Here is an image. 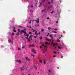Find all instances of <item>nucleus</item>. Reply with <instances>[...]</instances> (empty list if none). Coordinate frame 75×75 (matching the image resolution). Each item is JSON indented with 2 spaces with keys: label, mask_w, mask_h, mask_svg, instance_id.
I'll use <instances>...</instances> for the list:
<instances>
[{
  "label": "nucleus",
  "mask_w": 75,
  "mask_h": 75,
  "mask_svg": "<svg viewBox=\"0 0 75 75\" xmlns=\"http://www.w3.org/2000/svg\"><path fill=\"white\" fill-rule=\"evenodd\" d=\"M28 28H31L32 27L31 26H30L28 27Z\"/></svg>",
  "instance_id": "de8ad7c7"
},
{
  "label": "nucleus",
  "mask_w": 75,
  "mask_h": 75,
  "mask_svg": "<svg viewBox=\"0 0 75 75\" xmlns=\"http://www.w3.org/2000/svg\"><path fill=\"white\" fill-rule=\"evenodd\" d=\"M43 61H44V62H43L44 64H46V62H45V59H44Z\"/></svg>",
  "instance_id": "ddd939ff"
},
{
  "label": "nucleus",
  "mask_w": 75,
  "mask_h": 75,
  "mask_svg": "<svg viewBox=\"0 0 75 75\" xmlns=\"http://www.w3.org/2000/svg\"><path fill=\"white\" fill-rule=\"evenodd\" d=\"M53 1H54V0H51V3H53Z\"/></svg>",
  "instance_id": "cd10ccee"
},
{
  "label": "nucleus",
  "mask_w": 75,
  "mask_h": 75,
  "mask_svg": "<svg viewBox=\"0 0 75 75\" xmlns=\"http://www.w3.org/2000/svg\"><path fill=\"white\" fill-rule=\"evenodd\" d=\"M34 54H36V52H35V51L33 52Z\"/></svg>",
  "instance_id": "a18cd8bd"
},
{
  "label": "nucleus",
  "mask_w": 75,
  "mask_h": 75,
  "mask_svg": "<svg viewBox=\"0 0 75 75\" xmlns=\"http://www.w3.org/2000/svg\"><path fill=\"white\" fill-rule=\"evenodd\" d=\"M34 68H35V69H36V70H37V67H35V65H34Z\"/></svg>",
  "instance_id": "9d476101"
},
{
  "label": "nucleus",
  "mask_w": 75,
  "mask_h": 75,
  "mask_svg": "<svg viewBox=\"0 0 75 75\" xmlns=\"http://www.w3.org/2000/svg\"><path fill=\"white\" fill-rule=\"evenodd\" d=\"M48 30H51V27H48Z\"/></svg>",
  "instance_id": "c85d7f7f"
},
{
  "label": "nucleus",
  "mask_w": 75,
  "mask_h": 75,
  "mask_svg": "<svg viewBox=\"0 0 75 75\" xmlns=\"http://www.w3.org/2000/svg\"><path fill=\"white\" fill-rule=\"evenodd\" d=\"M48 41H49L50 42L51 41V39H49V40H48Z\"/></svg>",
  "instance_id": "f704fd0d"
},
{
  "label": "nucleus",
  "mask_w": 75,
  "mask_h": 75,
  "mask_svg": "<svg viewBox=\"0 0 75 75\" xmlns=\"http://www.w3.org/2000/svg\"><path fill=\"white\" fill-rule=\"evenodd\" d=\"M16 35H20V33H19V32H18L17 34H16Z\"/></svg>",
  "instance_id": "4be33fe9"
},
{
  "label": "nucleus",
  "mask_w": 75,
  "mask_h": 75,
  "mask_svg": "<svg viewBox=\"0 0 75 75\" xmlns=\"http://www.w3.org/2000/svg\"><path fill=\"white\" fill-rule=\"evenodd\" d=\"M25 47V46H23L22 47V49H23V48H24Z\"/></svg>",
  "instance_id": "aec40b11"
},
{
  "label": "nucleus",
  "mask_w": 75,
  "mask_h": 75,
  "mask_svg": "<svg viewBox=\"0 0 75 75\" xmlns=\"http://www.w3.org/2000/svg\"><path fill=\"white\" fill-rule=\"evenodd\" d=\"M42 43L43 44L42 45V46H44V47H45V48H47V45H44V42H42V43H40V44H42Z\"/></svg>",
  "instance_id": "7ed1b4c3"
},
{
  "label": "nucleus",
  "mask_w": 75,
  "mask_h": 75,
  "mask_svg": "<svg viewBox=\"0 0 75 75\" xmlns=\"http://www.w3.org/2000/svg\"><path fill=\"white\" fill-rule=\"evenodd\" d=\"M50 37H51L52 39V38H52V36L51 35H50Z\"/></svg>",
  "instance_id": "4468645a"
},
{
  "label": "nucleus",
  "mask_w": 75,
  "mask_h": 75,
  "mask_svg": "<svg viewBox=\"0 0 75 75\" xmlns=\"http://www.w3.org/2000/svg\"><path fill=\"white\" fill-rule=\"evenodd\" d=\"M49 34H50L49 33H48L47 35V37H48L49 35Z\"/></svg>",
  "instance_id": "ea45409f"
},
{
  "label": "nucleus",
  "mask_w": 75,
  "mask_h": 75,
  "mask_svg": "<svg viewBox=\"0 0 75 75\" xmlns=\"http://www.w3.org/2000/svg\"><path fill=\"white\" fill-rule=\"evenodd\" d=\"M42 5V3H41L39 5V7H41V6Z\"/></svg>",
  "instance_id": "b1692460"
},
{
  "label": "nucleus",
  "mask_w": 75,
  "mask_h": 75,
  "mask_svg": "<svg viewBox=\"0 0 75 75\" xmlns=\"http://www.w3.org/2000/svg\"><path fill=\"white\" fill-rule=\"evenodd\" d=\"M40 48H41V49L42 48V46H40Z\"/></svg>",
  "instance_id": "8fccbe9b"
},
{
  "label": "nucleus",
  "mask_w": 75,
  "mask_h": 75,
  "mask_svg": "<svg viewBox=\"0 0 75 75\" xmlns=\"http://www.w3.org/2000/svg\"><path fill=\"white\" fill-rule=\"evenodd\" d=\"M40 40H42V37L41 36L40 37Z\"/></svg>",
  "instance_id": "412c9836"
},
{
  "label": "nucleus",
  "mask_w": 75,
  "mask_h": 75,
  "mask_svg": "<svg viewBox=\"0 0 75 75\" xmlns=\"http://www.w3.org/2000/svg\"><path fill=\"white\" fill-rule=\"evenodd\" d=\"M37 31H36L35 32V34H37Z\"/></svg>",
  "instance_id": "79ce46f5"
},
{
  "label": "nucleus",
  "mask_w": 75,
  "mask_h": 75,
  "mask_svg": "<svg viewBox=\"0 0 75 75\" xmlns=\"http://www.w3.org/2000/svg\"><path fill=\"white\" fill-rule=\"evenodd\" d=\"M18 50H21V49H20V48H18Z\"/></svg>",
  "instance_id": "c9c22d12"
},
{
  "label": "nucleus",
  "mask_w": 75,
  "mask_h": 75,
  "mask_svg": "<svg viewBox=\"0 0 75 75\" xmlns=\"http://www.w3.org/2000/svg\"><path fill=\"white\" fill-rule=\"evenodd\" d=\"M47 19H50V18H49V17H47Z\"/></svg>",
  "instance_id": "3c124183"
},
{
  "label": "nucleus",
  "mask_w": 75,
  "mask_h": 75,
  "mask_svg": "<svg viewBox=\"0 0 75 75\" xmlns=\"http://www.w3.org/2000/svg\"><path fill=\"white\" fill-rule=\"evenodd\" d=\"M29 47H31V45H29Z\"/></svg>",
  "instance_id": "774afa93"
},
{
  "label": "nucleus",
  "mask_w": 75,
  "mask_h": 75,
  "mask_svg": "<svg viewBox=\"0 0 75 75\" xmlns=\"http://www.w3.org/2000/svg\"><path fill=\"white\" fill-rule=\"evenodd\" d=\"M58 47L59 48V49H61V47L60 46H58Z\"/></svg>",
  "instance_id": "4c0bfd02"
},
{
  "label": "nucleus",
  "mask_w": 75,
  "mask_h": 75,
  "mask_svg": "<svg viewBox=\"0 0 75 75\" xmlns=\"http://www.w3.org/2000/svg\"><path fill=\"white\" fill-rule=\"evenodd\" d=\"M16 62H20V63H21V62H22L20 60H16Z\"/></svg>",
  "instance_id": "6e6552de"
},
{
  "label": "nucleus",
  "mask_w": 75,
  "mask_h": 75,
  "mask_svg": "<svg viewBox=\"0 0 75 75\" xmlns=\"http://www.w3.org/2000/svg\"><path fill=\"white\" fill-rule=\"evenodd\" d=\"M59 1L60 2V3H61V0H60Z\"/></svg>",
  "instance_id": "bf43d9fd"
},
{
  "label": "nucleus",
  "mask_w": 75,
  "mask_h": 75,
  "mask_svg": "<svg viewBox=\"0 0 75 75\" xmlns=\"http://www.w3.org/2000/svg\"><path fill=\"white\" fill-rule=\"evenodd\" d=\"M18 32L20 33V29H18Z\"/></svg>",
  "instance_id": "5701e85b"
},
{
  "label": "nucleus",
  "mask_w": 75,
  "mask_h": 75,
  "mask_svg": "<svg viewBox=\"0 0 75 75\" xmlns=\"http://www.w3.org/2000/svg\"><path fill=\"white\" fill-rule=\"evenodd\" d=\"M8 42L9 43H11V40H8Z\"/></svg>",
  "instance_id": "1a4fd4ad"
},
{
  "label": "nucleus",
  "mask_w": 75,
  "mask_h": 75,
  "mask_svg": "<svg viewBox=\"0 0 75 75\" xmlns=\"http://www.w3.org/2000/svg\"><path fill=\"white\" fill-rule=\"evenodd\" d=\"M33 37V35H31L29 37V38H32Z\"/></svg>",
  "instance_id": "2eb2a0df"
},
{
  "label": "nucleus",
  "mask_w": 75,
  "mask_h": 75,
  "mask_svg": "<svg viewBox=\"0 0 75 75\" xmlns=\"http://www.w3.org/2000/svg\"><path fill=\"white\" fill-rule=\"evenodd\" d=\"M31 47H35V45H31Z\"/></svg>",
  "instance_id": "6ab92c4d"
},
{
  "label": "nucleus",
  "mask_w": 75,
  "mask_h": 75,
  "mask_svg": "<svg viewBox=\"0 0 75 75\" xmlns=\"http://www.w3.org/2000/svg\"><path fill=\"white\" fill-rule=\"evenodd\" d=\"M29 24H31V21L30 20V22H29Z\"/></svg>",
  "instance_id": "c03bdc74"
},
{
  "label": "nucleus",
  "mask_w": 75,
  "mask_h": 75,
  "mask_svg": "<svg viewBox=\"0 0 75 75\" xmlns=\"http://www.w3.org/2000/svg\"><path fill=\"white\" fill-rule=\"evenodd\" d=\"M29 34H30V35H31L32 34V33H31V32H29Z\"/></svg>",
  "instance_id": "473e14b6"
},
{
  "label": "nucleus",
  "mask_w": 75,
  "mask_h": 75,
  "mask_svg": "<svg viewBox=\"0 0 75 75\" xmlns=\"http://www.w3.org/2000/svg\"><path fill=\"white\" fill-rule=\"evenodd\" d=\"M53 47H55V43L53 44Z\"/></svg>",
  "instance_id": "a878e982"
},
{
  "label": "nucleus",
  "mask_w": 75,
  "mask_h": 75,
  "mask_svg": "<svg viewBox=\"0 0 75 75\" xmlns=\"http://www.w3.org/2000/svg\"><path fill=\"white\" fill-rule=\"evenodd\" d=\"M25 30H26V29H24L23 31H25Z\"/></svg>",
  "instance_id": "864d4df0"
},
{
  "label": "nucleus",
  "mask_w": 75,
  "mask_h": 75,
  "mask_svg": "<svg viewBox=\"0 0 75 75\" xmlns=\"http://www.w3.org/2000/svg\"><path fill=\"white\" fill-rule=\"evenodd\" d=\"M57 42H61V41L57 39Z\"/></svg>",
  "instance_id": "f8f14e48"
},
{
  "label": "nucleus",
  "mask_w": 75,
  "mask_h": 75,
  "mask_svg": "<svg viewBox=\"0 0 75 75\" xmlns=\"http://www.w3.org/2000/svg\"><path fill=\"white\" fill-rule=\"evenodd\" d=\"M45 1V0H43V1H42V2H44V1Z\"/></svg>",
  "instance_id": "49530a36"
},
{
  "label": "nucleus",
  "mask_w": 75,
  "mask_h": 75,
  "mask_svg": "<svg viewBox=\"0 0 75 75\" xmlns=\"http://www.w3.org/2000/svg\"><path fill=\"white\" fill-rule=\"evenodd\" d=\"M56 35H54V37H56Z\"/></svg>",
  "instance_id": "6e6d98bb"
},
{
  "label": "nucleus",
  "mask_w": 75,
  "mask_h": 75,
  "mask_svg": "<svg viewBox=\"0 0 75 75\" xmlns=\"http://www.w3.org/2000/svg\"><path fill=\"white\" fill-rule=\"evenodd\" d=\"M25 34H26V33H24V35H25Z\"/></svg>",
  "instance_id": "69168bd1"
},
{
  "label": "nucleus",
  "mask_w": 75,
  "mask_h": 75,
  "mask_svg": "<svg viewBox=\"0 0 75 75\" xmlns=\"http://www.w3.org/2000/svg\"><path fill=\"white\" fill-rule=\"evenodd\" d=\"M54 53H55V54H57V52H54Z\"/></svg>",
  "instance_id": "052dcab7"
},
{
  "label": "nucleus",
  "mask_w": 75,
  "mask_h": 75,
  "mask_svg": "<svg viewBox=\"0 0 75 75\" xmlns=\"http://www.w3.org/2000/svg\"><path fill=\"white\" fill-rule=\"evenodd\" d=\"M34 31H36V30H35L33 31V32H34Z\"/></svg>",
  "instance_id": "09e8293b"
},
{
  "label": "nucleus",
  "mask_w": 75,
  "mask_h": 75,
  "mask_svg": "<svg viewBox=\"0 0 75 75\" xmlns=\"http://www.w3.org/2000/svg\"><path fill=\"white\" fill-rule=\"evenodd\" d=\"M33 20H34L35 21H36L37 23L38 24L40 23V22L39 21H40V20L38 18L37 19V20H35V19H34Z\"/></svg>",
  "instance_id": "f03ea898"
},
{
  "label": "nucleus",
  "mask_w": 75,
  "mask_h": 75,
  "mask_svg": "<svg viewBox=\"0 0 75 75\" xmlns=\"http://www.w3.org/2000/svg\"><path fill=\"white\" fill-rule=\"evenodd\" d=\"M19 27H20L21 28H23V27L21 26H20Z\"/></svg>",
  "instance_id": "603ef678"
},
{
  "label": "nucleus",
  "mask_w": 75,
  "mask_h": 75,
  "mask_svg": "<svg viewBox=\"0 0 75 75\" xmlns=\"http://www.w3.org/2000/svg\"><path fill=\"white\" fill-rule=\"evenodd\" d=\"M38 34H40V33H38L37 34H36V36H37V35H38Z\"/></svg>",
  "instance_id": "393cba45"
},
{
  "label": "nucleus",
  "mask_w": 75,
  "mask_h": 75,
  "mask_svg": "<svg viewBox=\"0 0 75 75\" xmlns=\"http://www.w3.org/2000/svg\"><path fill=\"white\" fill-rule=\"evenodd\" d=\"M46 11V9H45L44 10H42L41 12L42 13H43V12H45Z\"/></svg>",
  "instance_id": "39448f33"
},
{
  "label": "nucleus",
  "mask_w": 75,
  "mask_h": 75,
  "mask_svg": "<svg viewBox=\"0 0 75 75\" xmlns=\"http://www.w3.org/2000/svg\"><path fill=\"white\" fill-rule=\"evenodd\" d=\"M54 30H56V31H57V30H58V29H57V28H55L54 29Z\"/></svg>",
  "instance_id": "37998d69"
},
{
  "label": "nucleus",
  "mask_w": 75,
  "mask_h": 75,
  "mask_svg": "<svg viewBox=\"0 0 75 75\" xmlns=\"http://www.w3.org/2000/svg\"><path fill=\"white\" fill-rule=\"evenodd\" d=\"M52 44H53V42H52L51 45H52Z\"/></svg>",
  "instance_id": "e2e57ef3"
},
{
  "label": "nucleus",
  "mask_w": 75,
  "mask_h": 75,
  "mask_svg": "<svg viewBox=\"0 0 75 75\" xmlns=\"http://www.w3.org/2000/svg\"><path fill=\"white\" fill-rule=\"evenodd\" d=\"M40 63H42V60L40 59Z\"/></svg>",
  "instance_id": "dca6fc26"
},
{
  "label": "nucleus",
  "mask_w": 75,
  "mask_h": 75,
  "mask_svg": "<svg viewBox=\"0 0 75 75\" xmlns=\"http://www.w3.org/2000/svg\"><path fill=\"white\" fill-rule=\"evenodd\" d=\"M53 11L51 12V14H52V13H53Z\"/></svg>",
  "instance_id": "680f3d73"
},
{
  "label": "nucleus",
  "mask_w": 75,
  "mask_h": 75,
  "mask_svg": "<svg viewBox=\"0 0 75 75\" xmlns=\"http://www.w3.org/2000/svg\"><path fill=\"white\" fill-rule=\"evenodd\" d=\"M49 72H51V71L50 70H49Z\"/></svg>",
  "instance_id": "4d7b16f0"
},
{
  "label": "nucleus",
  "mask_w": 75,
  "mask_h": 75,
  "mask_svg": "<svg viewBox=\"0 0 75 75\" xmlns=\"http://www.w3.org/2000/svg\"><path fill=\"white\" fill-rule=\"evenodd\" d=\"M46 44H47V45H49L50 44V43H48L47 42H45Z\"/></svg>",
  "instance_id": "f3484780"
},
{
  "label": "nucleus",
  "mask_w": 75,
  "mask_h": 75,
  "mask_svg": "<svg viewBox=\"0 0 75 75\" xmlns=\"http://www.w3.org/2000/svg\"><path fill=\"white\" fill-rule=\"evenodd\" d=\"M37 37V36H34L33 37V38H36Z\"/></svg>",
  "instance_id": "a211bd4d"
},
{
  "label": "nucleus",
  "mask_w": 75,
  "mask_h": 75,
  "mask_svg": "<svg viewBox=\"0 0 75 75\" xmlns=\"http://www.w3.org/2000/svg\"><path fill=\"white\" fill-rule=\"evenodd\" d=\"M44 29H43L41 30V31L42 32H44Z\"/></svg>",
  "instance_id": "bb28decb"
},
{
  "label": "nucleus",
  "mask_w": 75,
  "mask_h": 75,
  "mask_svg": "<svg viewBox=\"0 0 75 75\" xmlns=\"http://www.w3.org/2000/svg\"><path fill=\"white\" fill-rule=\"evenodd\" d=\"M13 31L14 32H16V30L15 29H16V28L15 27H13Z\"/></svg>",
  "instance_id": "423d86ee"
},
{
  "label": "nucleus",
  "mask_w": 75,
  "mask_h": 75,
  "mask_svg": "<svg viewBox=\"0 0 75 75\" xmlns=\"http://www.w3.org/2000/svg\"><path fill=\"white\" fill-rule=\"evenodd\" d=\"M48 8H50V7H51V6H48Z\"/></svg>",
  "instance_id": "5fc2aeb1"
},
{
  "label": "nucleus",
  "mask_w": 75,
  "mask_h": 75,
  "mask_svg": "<svg viewBox=\"0 0 75 75\" xmlns=\"http://www.w3.org/2000/svg\"><path fill=\"white\" fill-rule=\"evenodd\" d=\"M25 58L26 59V60H27V61H30V59H29L28 57H25Z\"/></svg>",
  "instance_id": "20e7f679"
},
{
  "label": "nucleus",
  "mask_w": 75,
  "mask_h": 75,
  "mask_svg": "<svg viewBox=\"0 0 75 75\" xmlns=\"http://www.w3.org/2000/svg\"><path fill=\"white\" fill-rule=\"evenodd\" d=\"M25 36L28 37V36H29V35H28V34H27L26 35H25Z\"/></svg>",
  "instance_id": "2f4dec72"
},
{
  "label": "nucleus",
  "mask_w": 75,
  "mask_h": 75,
  "mask_svg": "<svg viewBox=\"0 0 75 75\" xmlns=\"http://www.w3.org/2000/svg\"><path fill=\"white\" fill-rule=\"evenodd\" d=\"M49 40V39L48 38H47L46 39V41H48V40Z\"/></svg>",
  "instance_id": "7c9ffc66"
},
{
  "label": "nucleus",
  "mask_w": 75,
  "mask_h": 75,
  "mask_svg": "<svg viewBox=\"0 0 75 75\" xmlns=\"http://www.w3.org/2000/svg\"><path fill=\"white\" fill-rule=\"evenodd\" d=\"M53 57H56V56H55V55H54V56H53Z\"/></svg>",
  "instance_id": "0e129e2a"
},
{
  "label": "nucleus",
  "mask_w": 75,
  "mask_h": 75,
  "mask_svg": "<svg viewBox=\"0 0 75 75\" xmlns=\"http://www.w3.org/2000/svg\"><path fill=\"white\" fill-rule=\"evenodd\" d=\"M58 23V21H57L56 22V23Z\"/></svg>",
  "instance_id": "13d9d810"
},
{
  "label": "nucleus",
  "mask_w": 75,
  "mask_h": 75,
  "mask_svg": "<svg viewBox=\"0 0 75 75\" xmlns=\"http://www.w3.org/2000/svg\"><path fill=\"white\" fill-rule=\"evenodd\" d=\"M35 26L36 27H37L38 26H39V25H35Z\"/></svg>",
  "instance_id": "a19ab883"
},
{
  "label": "nucleus",
  "mask_w": 75,
  "mask_h": 75,
  "mask_svg": "<svg viewBox=\"0 0 75 75\" xmlns=\"http://www.w3.org/2000/svg\"><path fill=\"white\" fill-rule=\"evenodd\" d=\"M32 51H33V52L35 51V50H34V49H33L32 50Z\"/></svg>",
  "instance_id": "72a5a7b5"
},
{
  "label": "nucleus",
  "mask_w": 75,
  "mask_h": 75,
  "mask_svg": "<svg viewBox=\"0 0 75 75\" xmlns=\"http://www.w3.org/2000/svg\"><path fill=\"white\" fill-rule=\"evenodd\" d=\"M24 69L23 67L21 68V71H23V70H24Z\"/></svg>",
  "instance_id": "9b49d317"
},
{
  "label": "nucleus",
  "mask_w": 75,
  "mask_h": 75,
  "mask_svg": "<svg viewBox=\"0 0 75 75\" xmlns=\"http://www.w3.org/2000/svg\"><path fill=\"white\" fill-rule=\"evenodd\" d=\"M12 35H14V33H12Z\"/></svg>",
  "instance_id": "58836bf2"
},
{
  "label": "nucleus",
  "mask_w": 75,
  "mask_h": 75,
  "mask_svg": "<svg viewBox=\"0 0 75 75\" xmlns=\"http://www.w3.org/2000/svg\"><path fill=\"white\" fill-rule=\"evenodd\" d=\"M52 33H57V32H56V31H55L53 30V31H52Z\"/></svg>",
  "instance_id": "0eeeda50"
},
{
  "label": "nucleus",
  "mask_w": 75,
  "mask_h": 75,
  "mask_svg": "<svg viewBox=\"0 0 75 75\" xmlns=\"http://www.w3.org/2000/svg\"><path fill=\"white\" fill-rule=\"evenodd\" d=\"M30 38H29L28 39V41H30Z\"/></svg>",
  "instance_id": "e433bc0d"
},
{
  "label": "nucleus",
  "mask_w": 75,
  "mask_h": 75,
  "mask_svg": "<svg viewBox=\"0 0 75 75\" xmlns=\"http://www.w3.org/2000/svg\"><path fill=\"white\" fill-rule=\"evenodd\" d=\"M48 3H49V4H50V3H51V2H48Z\"/></svg>",
  "instance_id": "338daca9"
},
{
  "label": "nucleus",
  "mask_w": 75,
  "mask_h": 75,
  "mask_svg": "<svg viewBox=\"0 0 75 75\" xmlns=\"http://www.w3.org/2000/svg\"><path fill=\"white\" fill-rule=\"evenodd\" d=\"M23 33H26V31H24V30H21L20 32V34H21V35Z\"/></svg>",
  "instance_id": "f257e3e1"
},
{
  "label": "nucleus",
  "mask_w": 75,
  "mask_h": 75,
  "mask_svg": "<svg viewBox=\"0 0 75 75\" xmlns=\"http://www.w3.org/2000/svg\"><path fill=\"white\" fill-rule=\"evenodd\" d=\"M31 56H32L33 57H35V55H33V54H31Z\"/></svg>",
  "instance_id": "c756f323"
}]
</instances>
